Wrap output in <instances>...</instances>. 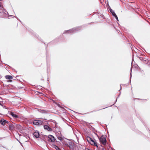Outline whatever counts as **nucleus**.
<instances>
[{
  "label": "nucleus",
  "instance_id": "obj_10",
  "mask_svg": "<svg viewBox=\"0 0 150 150\" xmlns=\"http://www.w3.org/2000/svg\"><path fill=\"white\" fill-rule=\"evenodd\" d=\"M5 78L7 79L11 80L13 79L11 76L7 75L5 76Z\"/></svg>",
  "mask_w": 150,
  "mask_h": 150
},
{
  "label": "nucleus",
  "instance_id": "obj_16",
  "mask_svg": "<svg viewBox=\"0 0 150 150\" xmlns=\"http://www.w3.org/2000/svg\"><path fill=\"white\" fill-rule=\"evenodd\" d=\"M58 138L59 140H61L62 139V137H58Z\"/></svg>",
  "mask_w": 150,
  "mask_h": 150
},
{
  "label": "nucleus",
  "instance_id": "obj_21",
  "mask_svg": "<svg viewBox=\"0 0 150 150\" xmlns=\"http://www.w3.org/2000/svg\"><path fill=\"white\" fill-rule=\"evenodd\" d=\"M120 89H121V85H120Z\"/></svg>",
  "mask_w": 150,
  "mask_h": 150
},
{
  "label": "nucleus",
  "instance_id": "obj_20",
  "mask_svg": "<svg viewBox=\"0 0 150 150\" xmlns=\"http://www.w3.org/2000/svg\"><path fill=\"white\" fill-rule=\"evenodd\" d=\"M131 73H130V79L131 78Z\"/></svg>",
  "mask_w": 150,
  "mask_h": 150
},
{
  "label": "nucleus",
  "instance_id": "obj_4",
  "mask_svg": "<svg viewBox=\"0 0 150 150\" xmlns=\"http://www.w3.org/2000/svg\"><path fill=\"white\" fill-rule=\"evenodd\" d=\"M99 140L104 145L106 144V137L104 136H102L99 139Z\"/></svg>",
  "mask_w": 150,
  "mask_h": 150
},
{
  "label": "nucleus",
  "instance_id": "obj_6",
  "mask_svg": "<svg viewBox=\"0 0 150 150\" xmlns=\"http://www.w3.org/2000/svg\"><path fill=\"white\" fill-rule=\"evenodd\" d=\"M48 140L52 142H54L55 141V139L52 135H49L48 137Z\"/></svg>",
  "mask_w": 150,
  "mask_h": 150
},
{
  "label": "nucleus",
  "instance_id": "obj_11",
  "mask_svg": "<svg viewBox=\"0 0 150 150\" xmlns=\"http://www.w3.org/2000/svg\"><path fill=\"white\" fill-rule=\"evenodd\" d=\"M11 115L14 118H16L18 117V116L16 114H14V112H11Z\"/></svg>",
  "mask_w": 150,
  "mask_h": 150
},
{
  "label": "nucleus",
  "instance_id": "obj_1",
  "mask_svg": "<svg viewBox=\"0 0 150 150\" xmlns=\"http://www.w3.org/2000/svg\"><path fill=\"white\" fill-rule=\"evenodd\" d=\"M87 140L88 143L91 144L92 145H94L98 147L97 143L96 142L94 141L90 137H87Z\"/></svg>",
  "mask_w": 150,
  "mask_h": 150
},
{
  "label": "nucleus",
  "instance_id": "obj_3",
  "mask_svg": "<svg viewBox=\"0 0 150 150\" xmlns=\"http://www.w3.org/2000/svg\"><path fill=\"white\" fill-rule=\"evenodd\" d=\"M43 123L42 120H35L33 122V124L36 125H43Z\"/></svg>",
  "mask_w": 150,
  "mask_h": 150
},
{
  "label": "nucleus",
  "instance_id": "obj_14",
  "mask_svg": "<svg viewBox=\"0 0 150 150\" xmlns=\"http://www.w3.org/2000/svg\"><path fill=\"white\" fill-rule=\"evenodd\" d=\"M40 112L41 113H45L46 112V111L44 110H40Z\"/></svg>",
  "mask_w": 150,
  "mask_h": 150
},
{
  "label": "nucleus",
  "instance_id": "obj_9",
  "mask_svg": "<svg viewBox=\"0 0 150 150\" xmlns=\"http://www.w3.org/2000/svg\"><path fill=\"white\" fill-rule=\"evenodd\" d=\"M44 129L46 130H47L49 131H51L52 130V129L48 126L45 125L44 126Z\"/></svg>",
  "mask_w": 150,
  "mask_h": 150
},
{
  "label": "nucleus",
  "instance_id": "obj_13",
  "mask_svg": "<svg viewBox=\"0 0 150 150\" xmlns=\"http://www.w3.org/2000/svg\"><path fill=\"white\" fill-rule=\"evenodd\" d=\"M54 148L57 150H61L57 146H55Z\"/></svg>",
  "mask_w": 150,
  "mask_h": 150
},
{
  "label": "nucleus",
  "instance_id": "obj_17",
  "mask_svg": "<svg viewBox=\"0 0 150 150\" xmlns=\"http://www.w3.org/2000/svg\"><path fill=\"white\" fill-rule=\"evenodd\" d=\"M25 136L26 138L27 139H28V138H29V137L27 134L25 135Z\"/></svg>",
  "mask_w": 150,
  "mask_h": 150
},
{
  "label": "nucleus",
  "instance_id": "obj_2",
  "mask_svg": "<svg viewBox=\"0 0 150 150\" xmlns=\"http://www.w3.org/2000/svg\"><path fill=\"white\" fill-rule=\"evenodd\" d=\"M80 27H78L73 28L72 29H71L69 30L65 31L64 32V33H74L75 31H77L79 29Z\"/></svg>",
  "mask_w": 150,
  "mask_h": 150
},
{
  "label": "nucleus",
  "instance_id": "obj_15",
  "mask_svg": "<svg viewBox=\"0 0 150 150\" xmlns=\"http://www.w3.org/2000/svg\"><path fill=\"white\" fill-rule=\"evenodd\" d=\"M115 18L116 19L117 21H118V17H117V15L116 14L114 16Z\"/></svg>",
  "mask_w": 150,
  "mask_h": 150
},
{
  "label": "nucleus",
  "instance_id": "obj_19",
  "mask_svg": "<svg viewBox=\"0 0 150 150\" xmlns=\"http://www.w3.org/2000/svg\"><path fill=\"white\" fill-rule=\"evenodd\" d=\"M69 145H71V146H72V143H69Z\"/></svg>",
  "mask_w": 150,
  "mask_h": 150
},
{
  "label": "nucleus",
  "instance_id": "obj_5",
  "mask_svg": "<svg viewBox=\"0 0 150 150\" xmlns=\"http://www.w3.org/2000/svg\"><path fill=\"white\" fill-rule=\"evenodd\" d=\"M0 123L2 125L4 126L5 125H6V124H8L9 122L8 121L6 120H5L4 119H2L0 120Z\"/></svg>",
  "mask_w": 150,
  "mask_h": 150
},
{
  "label": "nucleus",
  "instance_id": "obj_8",
  "mask_svg": "<svg viewBox=\"0 0 150 150\" xmlns=\"http://www.w3.org/2000/svg\"><path fill=\"white\" fill-rule=\"evenodd\" d=\"M33 135L36 138H38L40 136L39 132L38 131H36L33 133Z\"/></svg>",
  "mask_w": 150,
  "mask_h": 150
},
{
  "label": "nucleus",
  "instance_id": "obj_12",
  "mask_svg": "<svg viewBox=\"0 0 150 150\" xmlns=\"http://www.w3.org/2000/svg\"><path fill=\"white\" fill-rule=\"evenodd\" d=\"M110 11L112 13V15L113 16H114L116 14L111 9H110Z\"/></svg>",
  "mask_w": 150,
  "mask_h": 150
},
{
  "label": "nucleus",
  "instance_id": "obj_22",
  "mask_svg": "<svg viewBox=\"0 0 150 150\" xmlns=\"http://www.w3.org/2000/svg\"><path fill=\"white\" fill-rule=\"evenodd\" d=\"M69 147L70 148H72L71 147V146H69Z\"/></svg>",
  "mask_w": 150,
  "mask_h": 150
},
{
  "label": "nucleus",
  "instance_id": "obj_18",
  "mask_svg": "<svg viewBox=\"0 0 150 150\" xmlns=\"http://www.w3.org/2000/svg\"><path fill=\"white\" fill-rule=\"evenodd\" d=\"M85 150H89L87 148H86L85 149Z\"/></svg>",
  "mask_w": 150,
  "mask_h": 150
},
{
  "label": "nucleus",
  "instance_id": "obj_7",
  "mask_svg": "<svg viewBox=\"0 0 150 150\" xmlns=\"http://www.w3.org/2000/svg\"><path fill=\"white\" fill-rule=\"evenodd\" d=\"M9 125V129L11 130V131H13L15 129V127L14 125L13 124H11V123H9L8 124Z\"/></svg>",
  "mask_w": 150,
  "mask_h": 150
}]
</instances>
